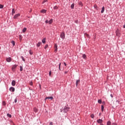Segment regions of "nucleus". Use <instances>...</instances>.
Here are the masks:
<instances>
[{
  "label": "nucleus",
  "instance_id": "nucleus-3",
  "mask_svg": "<svg viewBox=\"0 0 125 125\" xmlns=\"http://www.w3.org/2000/svg\"><path fill=\"white\" fill-rule=\"evenodd\" d=\"M20 16V14H17L14 16V19H17Z\"/></svg>",
  "mask_w": 125,
  "mask_h": 125
},
{
  "label": "nucleus",
  "instance_id": "nucleus-9",
  "mask_svg": "<svg viewBox=\"0 0 125 125\" xmlns=\"http://www.w3.org/2000/svg\"><path fill=\"white\" fill-rule=\"evenodd\" d=\"M97 123H98V124H102V123H103V120L102 119H99L97 120Z\"/></svg>",
  "mask_w": 125,
  "mask_h": 125
},
{
  "label": "nucleus",
  "instance_id": "nucleus-45",
  "mask_svg": "<svg viewBox=\"0 0 125 125\" xmlns=\"http://www.w3.org/2000/svg\"><path fill=\"white\" fill-rule=\"evenodd\" d=\"M110 96H111V97H112V98H113V97H114V96L112 94L110 95Z\"/></svg>",
  "mask_w": 125,
  "mask_h": 125
},
{
  "label": "nucleus",
  "instance_id": "nucleus-42",
  "mask_svg": "<svg viewBox=\"0 0 125 125\" xmlns=\"http://www.w3.org/2000/svg\"><path fill=\"white\" fill-rule=\"evenodd\" d=\"M49 75L50 76V77H51V71L49 72Z\"/></svg>",
  "mask_w": 125,
  "mask_h": 125
},
{
  "label": "nucleus",
  "instance_id": "nucleus-17",
  "mask_svg": "<svg viewBox=\"0 0 125 125\" xmlns=\"http://www.w3.org/2000/svg\"><path fill=\"white\" fill-rule=\"evenodd\" d=\"M15 14V10L14 9H13L12 12V15H13Z\"/></svg>",
  "mask_w": 125,
  "mask_h": 125
},
{
  "label": "nucleus",
  "instance_id": "nucleus-48",
  "mask_svg": "<svg viewBox=\"0 0 125 125\" xmlns=\"http://www.w3.org/2000/svg\"><path fill=\"white\" fill-rule=\"evenodd\" d=\"M48 22H49V21H45V22L47 24V23H48Z\"/></svg>",
  "mask_w": 125,
  "mask_h": 125
},
{
  "label": "nucleus",
  "instance_id": "nucleus-23",
  "mask_svg": "<svg viewBox=\"0 0 125 125\" xmlns=\"http://www.w3.org/2000/svg\"><path fill=\"white\" fill-rule=\"evenodd\" d=\"M98 102L99 104H101V103H102V101L101 100H99Z\"/></svg>",
  "mask_w": 125,
  "mask_h": 125
},
{
  "label": "nucleus",
  "instance_id": "nucleus-5",
  "mask_svg": "<svg viewBox=\"0 0 125 125\" xmlns=\"http://www.w3.org/2000/svg\"><path fill=\"white\" fill-rule=\"evenodd\" d=\"M9 90L10 91H12V92H14V91H15V88H14L13 87H11L9 88Z\"/></svg>",
  "mask_w": 125,
  "mask_h": 125
},
{
  "label": "nucleus",
  "instance_id": "nucleus-35",
  "mask_svg": "<svg viewBox=\"0 0 125 125\" xmlns=\"http://www.w3.org/2000/svg\"><path fill=\"white\" fill-rule=\"evenodd\" d=\"M21 58L24 62H25V59H24V57L23 56H21Z\"/></svg>",
  "mask_w": 125,
  "mask_h": 125
},
{
  "label": "nucleus",
  "instance_id": "nucleus-34",
  "mask_svg": "<svg viewBox=\"0 0 125 125\" xmlns=\"http://www.w3.org/2000/svg\"><path fill=\"white\" fill-rule=\"evenodd\" d=\"M85 36L86 37H87V38H89V35L88 34H85Z\"/></svg>",
  "mask_w": 125,
  "mask_h": 125
},
{
  "label": "nucleus",
  "instance_id": "nucleus-43",
  "mask_svg": "<svg viewBox=\"0 0 125 125\" xmlns=\"http://www.w3.org/2000/svg\"><path fill=\"white\" fill-rule=\"evenodd\" d=\"M29 84H30V85H33V82H31L29 83Z\"/></svg>",
  "mask_w": 125,
  "mask_h": 125
},
{
  "label": "nucleus",
  "instance_id": "nucleus-25",
  "mask_svg": "<svg viewBox=\"0 0 125 125\" xmlns=\"http://www.w3.org/2000/svg\"><path fill=\"white\" fill-rule=\"evenodd\" d=\"M13 46H14V45H15V42L14 41H12L11 42Z\"/></svg>",
  "mask_w": 125,
  "mask_h": 125
},
{
  "label": "nucleus",
  "instance_id": "nucleus-47",
  "mask_svg": "<svg viewBox=\"0 0 125 125\" xmlns=\"http://www.w3.org/2000/svg\"><path fill=\"white\" fill-rule=\"evenodd\" d=\"M111 125H118L117 124L115 123H112Z\"/></svg>",
  "mask_w": 125,
  "mask_h": 125
},
{
  "label": "nucleus",
  "instance_id": "nucleus-49",
  "mask_svg": "<svg viewBox=\"0 0 125 125\" xmlns=\"http://www.w3.org/2000/svg\"><path fill=\"white\" fill-rule=\"evenodd\" d=\"M63 64L65 66H67V64H66V62H64Z\"/></svg>",
  "mask_w": 125,
  "mask_h": 125
},
{
  "label": "nucleus",
  "instance_id": "nucleus-8",
  "mask_svg": "<svg viewBox=\"0 0 125 125\" xmlns=\"http://www.w3.org/2000/svg\"><path fill=\"white\" fill-rule=\"evenodd\" d=\"M6 60L7 62H11V58H10V57L7 58L6 59Z\"/></svg>",
  "mask_w": 125,
  "mask_h": 125
},
{
  "label": "nucleus",
  "instance_id": "nucleus-27",
  "mask_svg": "<svg viewBox=\"0 0 125 125\" xmlns=\"http://www.w3.org/2000/svg\"><path fill=\"white\" fill-rule=\"evenodd\" d=\"M79 5H81V6H83V3H82V2H79Z\"/></svg>",
  "mask_w": 125,
  "mask_h": 125
},
{
  "label": "nucleus",
  "instance_id": "nucleus-1",
  "mask_svg": "<svg viewBox=\"0 0 125 125\" xmlns=\"http://www.w3.org/2000/svg\"><path fill=\"white\" fill-rule=\"evenodd\" d=\"M60 37L61 38V39H62V40H64V39H65V33L62 32L61 34Z\"/></svg>",
  "mask_w": 125,
  "mask_h": 125
},
{
  "label": "nucleus",
  "instance_id": "nucleus-51",
  "mask_svg": "<svg viewBox=\"0 0 125 125\" xmlns=\"http://www.w3.org/2000/svg\"><path fill=\"white\" fill-rule=\"evenodd\" d=\"M123 28H125V25H123Z\"/></svg>",
  "mask_w": 125,
  "mask_h": 125
},
{
  "label": "nucleus",
  "instance_id": "nucleus-29",
  "mask_svg": "<svg viewBox=\"0 0 125 125\" xmlns=\"http://www.w3.org/2000/svg\"><path fill=\"white\" fill-rule=\"evenodd\" d=\"M48 47V44H46L45 47H44V49H46Z\"/></svg>",
  "mask_w": 125,
  "mask_h": 125
},
{
  "label": "nucleus",
  "instance_id": "nucleus-2",
  "mask_svg": "<svg viewBox=\"0 0 125 125\" xmlns=\"http://www.w3.org/2000/svg\"><path fill=\"white\" fill-rule=\"evenodd\" d=\"M116 36L118 37H120L121 33H120V30L119 29H117L116 32Z\"/></svg>",
  "mask_w": 125,
  "mask_h": 125
},
{
  "label": "nucleus",
  "instance_id": "nucleus-37",
  "mask_svg": "<svg viewBox=\"0 0 125 125\" xmlns=\"http://www.w3.org/2000/svg\"><path fill=\"white\" fill-rule=\"evenodd\" d=\"M2 104H3L4 106H5V105H6L5 102H2Z\"/></svg>",
  "mask_w": 125,
  "mask_h": 125
},
{
  "label": "nucleus",
  "instance_id": "nucleus-36",
  "mask_svg": "<svg viewBox=\"0 0 125 125\" xmlns=\"http://www.w3.org/2000/svg\"><path fill=\"white\" fill-rule=\"evenodd\" d=\"M0 8H3V5L0 4Z\"/></svg>",
  "mask_w": 125,
  "mask_h": 125
},
{
  "label": "nucleus",
  "instance_id": "nucleus-53",
  "mask_svg": "<svg viewBox=\"0 0 125 125\" xmlns=\"http://www.w3.org/2000/svg\"><path fill=\"white\" fill-rule=\"evenodd\" d=\"M100 125H104L103 124H101Z\"/></svg>",
  "mask_w": 125,
  "mask_h": 125
},
{
  "label": "nucleus",
  "instance_id": "nucleus-12",
  "mask_svg": "<svg viewBox=\"0 0 125 125\" xmlns=\"http://www.w3.org/2000/svg\"><path fill=\"white\" fill-rule=\"evenodd\" d=\"M105 10V7L103 6L102 8L101 13H103Z\"/></svg>",
  "mask_w": 125,
  "mask_h": 125
},
{
  "label": "nucleus",
  "instance_id": "nucleus-14",
  "mask_svg": "<svg viewBox=\"0 0 125 125\" xmlns=\"http://www.w3.org/2000/svg\"><path fill=\"white\" fill-rule=\"evenodd\" d=\"M75 6V3H72L71 5V8H72V9H74V7Z\"/></svg>",
  "mask_w": 125,
  "mask_h": 125
},
{
  "label": "nucleus",
  "instance_id": "nucleus-50",
  "mask_svg": "<svg viewBox=\"0 0 125 125\" xmlns=\"http://www.w3.org/2000/svg\"><path fill=\"white\" fill-rule=\"evenodd\" d=\"M67 73H68V71H65L64 72V74H67Z\"/></svg>",
  "mask_w": 125,
  "mask_h": 125
},
{
  "label": "nucleus",
  "instance_id": "nucleus-24",
  "mask_svg": "<svg viewBox=\"0 0 125 125\" xmlns=\"http://www.w3.org/2000/svg\"><path fill=\"white\" fill-rule=\"evenodd\" d=\"M34 111L35 112V113H37L38 112V109L36 108H34Z\"/></svg>",
  "mask_w": 125,
  "mask_h": 125
},
{
  "label": "nucleus",
  "instance_id": "nucleus-21",
  "mask_svg": "<svg viewBox=\"0 0 125 125\" xmlns=\"http://www.w3.org/2000/svg\"><path fill=\"white\" fill-rule=\"evenodd\" d=\"M42 42L43 43H45V38H43L42 40Z\"/></svg>",
  "mask_w": 125,
  "mask_h": 125
},
{
  "label": "nucleus",
  "instance_id": "nucleus-20",
  "mask_svg": "<svg viewBox=\"0 0 125 125\" xmlns=\"http://www.w3.org/2000/svg\"><path fill=\"white\" fill-rule=\"evenodd\" d=\"M53 21V20L51 19L49 21H48V23L49 24H51L52 23V22Z\"/></svg>",
  "mask_w": 125,
  "mask_h": 125
},
{
  "label": "nucleus",
  "instance_id": "nucleus-30",
  "mask_svg": "<svg viewBox=\"0 0 125 125\" xmlns=\"http://www.w3.org/2000/svg\"><path fill=\"white\" fill-rule=\"evenodd\" d=\"M101 109H102V112H103V110H104V106L102 105V106H101Z\"/></svg>",
  "mask_w": 125,
  "mask_h": 125
},
{
  "label": "nucleus",
  "instance_id": "nucleus-7",
  "mask_svg": "<svg viewBox=\"0 0 125 125\" xmlns=\"http://www.w3.org/2000/svg\"><path fill=\"white\" fill-rule=\"evenodd\" d=\"M69 110H70V108L68 107H65V108H64V111L65 113H67V112Z\"/></svg>",
  "mask_w": 125,
  "mask_h": 125
},
{
  "label": "nucleus",
  "instance_id": "nucleus-46",
  "mask_svg": "<svg viewBox=\"0 0 125 125\" xmlns=\"http://www.w3.org/2000/svg\"><path fill=\"white\" fill-rule=\"evenodd\" d=\"M50 125H53V123H52V122H51V123H50V124H49Z\"/></svg>",
  "mask_w": 125,
  "mask_h": 125
},
{
  "label": "nucleus",
  "instance_id": "nucleus-52",
  "mask_svg": "<svg viewBox=\"0 0 125 125\" xmlns=\"http://www.w3.org/2000/svg\"><path fill=\"white\" fill-rule=\"evenodd\" d=\"M29 89H30V90H32V89H31L30 88H29Z\"/></svg>",
  "mask_w": 125,
  "mask_h": 125
},
{
  "label": "nucleus",
  "instance_id": "nucleus-6",
  "mask_svg": "<svg viewBox=\"0 0 125 125\" xmlns=\"http://www.w3.org/2000/svg\"><path fill=\"white\" fill-rule=\"evenodd\" d=\"M54 48H55V51L54 52L56 53V52H57V44H55V45H54Z\"/></svg>",
  "mask_w": 125,
  "mask_h": 125
},
{
  "label": "nucleus",
  "instance_id": "nucleus-41",
  "mask_svg": "<svg viewBox=\"0 0 125 125\" xmlns=\"http://www.w3.org/2000/svg\"><path fill=\"white\" fill-rule=\"evenodd\" d=\"M61 66V63H60L59 68L60 70H61V69L60 68Z\"/></svg>",
  "mask_w": 125,
  "mask_h": 125
},
{
  "label": "nucleus",
  "instance_id": "nucleus-44",
  "mask_svg": "<svg viewBox=\"0 0 125 125\" xmlns=\"http://www.w3.org/2000/svg\"><path fill=\"white\" fill-rule=\"evenodd\" d=\"M17 103V98L15 99V103Z\"/></svg>",
  "mask_w": 125,
  "mask_h": 125
},
{
  "label": "nucleus",
  "instance_id": "nucleus-22",
  "mask_svg": "<svg viewBox=\"0 0 125 125\" xmlns=\"http://www.w3.org/2000/svg\"><path fill=\"white\" fill-rule=\"evenodd\" d=\"M22 35H19V39H20V41H22Z\"/></svg>",
  "mask_w": 125,
  "mask_h": 125
},
{
  "label": "nucleus",
  "instance_id": "nucleus-38",
  "mask_svg": "<svg viewBox=\"0 0 125 125\" xmlns=\"http://www.w3.org/2000/svg\"><path fill=\"white\" fill-rule=\"evenodd\" d=\"M46 1H47V0H44L42 3H44V2H46Z\"/></svg>",
  "mask_w": 125,
  "mask_h": 125
},
{
  "label": "nucleus",
  "instance_id": "nucleus-40",
  "mask_svg": "<svg viewBox=\"0 0 125 125\" xmlns=\"http://www.w3.org/2000/svg\"><path fill=\"white\" fill-rule=\"evenodd\" d=\"M29 54H30V55H32V54H33V52H32V51L31 50H30Z\"/></svg>",
  "mask_w": 125,
  "mask_h": 125
},
{
  "label": "nucleus",
  "instance_id": "nucleus-31",
  "mask_svg": "<svg viewBox=\"0 0 125 125\" xmlns=\"http://www.w3.org/2000/svg\"><path fill=\"white\" fill-rule=\"evenodd\" d=\"M20 71H21V72H22V71H23V67L20 66Z\"/></svg>",
  "mask_w": 125,
  "mask_h": 125
},
{
  "label": "nucleus",
  "instance_id": "nucleus-10",
  "mask_svg": "<svg viewBox=\"0 0 125 125\" xmlns=\"http://www.w3.org/2000/svg\"><path fill=\"white\" fill-rule=\"evenodd\" d=\"M15 84H16V82H15V81L13 80L12 82V85H13V86H14L15 85Z\"/></svg>",
  "mask_w": 125,
  "mask_h": 125
},
{
  "label": "nucleus",
  "instance_id": "nucleus-18",
  "mask_svg": "<svg viewBox=\"0 0 125 125\" xmlns=\"http://www.w3.org/2000/svg\"><path fill=\"white\" fill-rule=\"evenodd\" d=\"M83 59H86V55L85 54H83Z\"/></svg>",
  "mask_w": 125,
  "mask_h": 125
},
{
  "label": "nucleus",
  "instance_id": "nucleus-15",
  "mask_svg": "<svg viewBox=\"0 0 125 125\" xmlns=\"http://www.w3.org/2000/svg\"><path fill=\"white\" fill-rule=\"evenodd\" d=\"M41 44H42V42H39L37 43V46H38V47H39V46H41Z\"/></svg>",
  "mask_w": 125,
  "mask_h": 125
},
{
  "label": "nucleus",
  "instance_id": "nucleus-16",
  "mask_svg": "<svg viewBox=\"0 0 125 125\" xmlns=\"http://www.w3.org/2000/svg\"><path fill=\"white\" fill-rule=\"evenodd\" d=\"M26 31H27V28L26 27H24L23 29H22V32L23 33H25L26 32Z\"/></svg>",
  "mask_w": 125,
  "mask_h": 125
},
{
  "label": "nucleus",
  "instance_id": "nucleus-11",
  "mask_svg": "<svg viewBox=\"0 0 125 125\" xmlns=\"http://www.w3.org/2000/svg\"><path fill=\"white\" fill-rule=\"evenodd\" d=\"M41 12L42 13H46V10L42 9V10L41 11Z\"/></svg>",
  "mask_w": 125,
  "mask_h": 125
},
{
  "label": "nucleus",
  "instance_id": "nucleus-33",
  "mask_svg": "<svg viewBox=\"0 0 125 125\" xmlns=\"http://www.w3.org/2000/svg\"><path fill=\"white\" fill-rule=\"evenodd\" d=\"M58 9V7H57V6H55L54 7V9Z\"/></svg>",
  "mask_w": 125,
  "mask_h": 125
},
{
  "label": "nucleus",
  "instance_id": "nucleus-28",
  "mask_svg": "<svg viewBox=\"0 0 125 125\" xmlns=\"http://www.w3.org/2000/svg\"><path fill=\"white\" fill-rule=\"evenodd\" d=\"M7 116L9 118H11V117H12V116L10 114H8V113L7 114Z\"/></svg>",
  "mask_w": 125,
  "mask_h": 125
},
{
  "label": "nucleus",
  "instance_id": "nucleus-39",
  "mask_svg": "<svg viewBox=\"0 0 125 125\" xmlns=\"http://www.w3.org/2000/svg\"><path fill=\"white\" fill-rule=\"evenodd\" d=\"M94 7L95 8H96V9H97V5H94Z\"/></svg>",
  "mask_w": 125,
  "mask_h": 125
},
{
  "label": "nucleus",
  "instance_id": "nucleus-4",
  "mask_svg": "<svg viewBox=\"0 0 125 125\" xmlns=\"http://www.w3.org/2000/svg\"><path fill=\"white\" fill-rule=\"evenodd\" d=\"M17 67V65H16V64L14 65L12 67V71H13L14 72V71H15V69H16Z\"/></svg>",
  "mask_w": 125,
  "mask_h": 125
},
{
  "label": "nucleus",
  "instance_id": "nucleus-26",
  "mask_svg": "<svg viewBox=\"0 0 125 125\" xmlns=\"http://www.w3.org/2000/svg\"><path fill=\"white\" fill-rule=\"evenodd\" d=\"M107 125H111V121H108L107 122Z\"/></svg>",
  "mask_w": 125,
  "mask_h": 125
},
{
  "label": "nucleus",
  "instance_id": "nucleus-32",
  "mask_svg": "<svg viewBox=\"0 0 125 125\" xmlns=\"http://www.w3.org/2000/svg\"><path fill=\"white\" fill-rule=\"evenodd\" d=\"M91 118H92V119H94V114L91 115Z\"/></svg>",
  "mask_w": 125,
  "mask_h": 125
},
{
  "label": "nucleus",
  "instance_id": "nucleus-13",
  "mask_svg": "<svg viewBox=\"0 0 125 125\" xmlns=\"http://www.w3.org/2000/svg\"><path fill=\"white\" fill-rule=\"evenodd\" d=\"M46 99H51V100H52L53 99V97H48L45 98V100Z\"/></svg>",
  "mask_w": 125,
  "mask_h": 125
},
{
  "label": "nucleus",
  "instance_id": "nucleus-19",
  "mask_svg": "<svg viewBox=\"0 0 125 125\" xmlns=\"http://www.w3.org/2000/svg\"><path fill=\"white\" fill-rule=\"evenodd\" d=\"M80 83V80H78L76 81V86H78V84Z\"/></svg>",
  "mask_w": 125,
  "mask_h": 125
}]
</instances>
